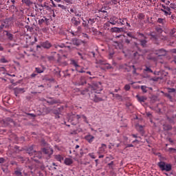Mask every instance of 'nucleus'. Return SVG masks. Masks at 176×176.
Returning <instances> with one entry per match:
<instances>
[{
	"label": "nucleus",
	"instance_id": "5",
	"mask_svg": "<svg viewBox=\"0 0 176 176\" xmlns=\"http://www.w3.org/2000/svg\"><path fill=\"white\" fill-rule=\"evenodd\" d=\"M71 64L74 67H75L76 70L77 72H79L80 74H83L85 72L83 70V67H82L80 65H78V62H76L75 60H71Z\"/></svg>",
	"mask_w": 176,
	"mask_h": 176
},
{
	"label": "nucleus",
	"instance_id": "48",
	"mask_svg": "<svg viewBox=\"0 0 176 176\" xmlns=\"http://www.w3.org/2000/svg\"><path fill=\"white\" fill-rule=\"evenodd\" d=\"M105 68H107V69H111V68H112V66L108 63L105 64Z\"/></svg>",
	"mask_w": 176,
	"mask_h": 176
},
{
	"label": "nucleus",
	"instance_id": "21",
	"mask_svg": "<svg viewBox=\"0 0 176 176\" xmlns=\"http://www.w3.org/2000/svg\"><path fill=\"white\" fill-rule=\"evenodd\" d=\"M82 32V26H78L77 28V31L76 32H72V35L76 36V35H79Z\"/></svg>",
	"mask_w": 176,
	"mask_h": 176
},
{
	"label": "nucleus",
	"instance_id": "61",
	"mask_svg": "<svg viewBox=\"0 0 176 176\" xmlns=\"http://www.w3.org/2000/svg\"><path fill=\"white\" fill-rule=\"evenodd\" d=\"M126 148H133V146H134V145H133V144H126Z\"/></svg>",
	"mask_w": 176,
	"mask_h": 176
},
{
	"label": "nucleus",
	"instance_id": "53",
	"mask_svg": "<svg viewBox=\"0 0 176 176\" xmlns=\"http://www.w3.org/2000/svg\"><path fill=\"white\" fill-rule=\"evenodd\" d=\"M28 168H30V170H31L30 173H32H32H34V172H32V170H34V166L28 165Z\"/></svg>",
	"mask_w": 176,
	"mask_h": 176
},
{
	"label": "nucleus",
	"instance_id": "57",
	"mask_svg": "<svg viewBox=\"0 0 176 176\" xmlns=\"http://www.w3.org/2000/svg\"><path fill=\"white\" fill-rule=\"evenodd\" d=\"M168 151H169V152H173H173H176V149L174 148H169Z\"/></svg>",
	"mask_w": 176,
	"mask_h": 176
},
{
	"label": "nucleus",
	"instance_id": "31",
	"mask_svg": "<svg viewBox=\"0 0 176 176\" xmlns=\"http://www.w3.org/2000/svg\"><path fill=\"white\" fill-rule=\"evenodd\" d=\"M46 102H47V104H49L50 105H53V104H56V100L51 98L50 100H46Z\"/></svg>",
	"mask_w": 176,
	"mask_h": 176
},
{
	"label": "nucleus",
	"instance_id": "34",
	"mask_svg": "<svg viewBox=\"0 0 176 176\" xmlns=\"http://www.w3.org/2000/svg\"><path fill=\"white\" fill-rule=\"evenodd\" d=\"M83 23H82V25L83 27H85L86 28H89V22L87 23L86 21L83 20V17H81Z\"/></svg>",
	"mask_w": 176,
	"mask_h": 176
},
{
	"label": "nucleus",
	"instance_id": "27",
	"mask_svg": "<svg viewBox=\"0 0 176 176\" xmlns=\"http://www.w3.org/2000/svg\"><path fill=\"white\" fill-rule=\"evenodd\" d=\"M121 25H124L127 23V18L119 19Z\"/></svg>",
	"mask_w": 176,
	"mask_h": 176
},
{
	"label": "nucleus",
	"instance_id": "58",
	"mask_svg": "<svg viewBox=\"0 0 176 176\" xmlns=\"http://www.w3.org/2000/svg\"><path fill=\"white\" fill-rule=\"evenodd\" d=\"M3 28H5V26H3V23H1L0 25V32H2V30H3Z\"/></svg>",
	"mask_w": 176,
	"mask_h": 176
},
{
	"label": "nucleus",
	"instance_id": "6",
	"mask_svg": "<svg viewBox=\"0 0 176 176\" xmlns=\"http://www.w3.org/2000/svg\"><path fill=\"white\" fill-rule=\"evenodd\" d=\"M3 26H4V28H9L10 27H12V24H13V21H12V19L8 18L6 19L2 22Z\"/></svg>",
	"mask_w": 176,
	"mask_h": 176
},
{
	"label": "nucleus",
	"instance_id": "41",
	"mask_svg": "<svg viewBox=\"0 0 176 176\" xmlns=\"http://www.w3.org/2000/svg\"><path fill=\"white\" fill-rule=\"evenodd\" d=\"M100 14L104 13V19H106L108 17V12H107V11L105 10H102V11H99Z\"/></svg>",
	"mask_w": 176,
	"mask_h": 176
},
{
	"label": "nucleus",
	"instance_id": "36",
	"mask_svg": "<svg viewBox=\"0 0 176 176\" xmlns=\"http://www.w3.org/2000/svg\"><path fill=\"white\" fill-rule=\"evenodd\" d=\"M140 45L141 46H142L143 47H145V46H146V40L144 39V40H140Z\"/></svg>",
	"mask_w": 176,
	"mask_h": 176
},
{
	"label": "nucleus",
	"instance_id": "40",
	"mask_svg": "<svg viewBox=\"0 0 176 176\" xmlns=\"http://www.w3.org/2000/svg\"><path fill=\"white\" fill-rule=\"evenodd\" d=\"M35 71L36 72H37V74H42L43 73V69L39 68V67H36L35 68Z\"/></svg>",
	"mask_w": 176,
	"mask_h": 176
},
{
	"label": "nucleus",
	"instance_id": "29",
	"mask_svg": "<svg viewBox=\"0 0 176 176\" xmlns=\"http://www.w3.org/2000/svg\"><path fill=\"white\" fill-rule=\"evenodd\" d=\"M161 12H163L165 16H171V11H167L166 10L161 9Z\"/></svg>",
	"mask_w": 176,
	"mask_h": 176
},
{
	"label": "nucleus",
	"instance_id": "35",
	"mask_svg": "<svg viewBox=\"0 0 176 176\" xmlns=\"http://www.w3.org/2000/svg\"><path fill=\"white\" fill-rule=\"evenodd\" d=\"M161 6H162V8H163L164 10H167V12L171 11V9L170 8V7H167V6H164V4H162Z\"/></svg>",
	"mask_w": 176,
	"mask_h": 176
},
{
	"label": "nucleus",
	"instance_id": "47",
	"mask_svg": "<svg viewBox=\"0 0 176 176\" xmlns=\"http://www.w3.org/2000/svg\"><path fill=\"white\" fill-rule=\"evenodd\" d=\"M168 93H175V89L174 88H169Z\"/></svg>",
	"mask_w": 176,
	"mask_h": 176
},
{
	"label": "nucleus",
	"instance_id": "62",
	"mask_svg": "<svg viewBox=\"0 0 176 176\" xmlns=\"http://www.w3.org/2000/svg\"><path fill=\"white\" fill-rule=\"evenodd\" d=\"M89 56H92V57H95L96 53H94V52H90Z\"/></svg>",
	"mask_w": 176,
	"mask_h": 176
},
{
	"label": "nucleus",
	"instance_id": "28",
	"mask_svg": "<svg viewBox=\"0 0 176 176\" xmlns=\"http://www.w3.org/2000/svg\"><path fill=\"white\" fill-rule=\"evenodd\" d=\"M22 1L28 6H31V5H32V1H31L30 0H23Z\"/></svg>",
	"mask_w": 176,
	"mask_h": 176
},
{
	"label": "nucleus",
	"instance_id": "26",
	"mask_svg": "<svg viewBox=\"0 0 176 176\" xmlns=\"http://www.w3.org/2000/svg\"><path fill=\"white\" fill-rule=\"evenodd\" d=\"M102 98H99L97 96H95L94 98V102H100L101 101H102Z\"/></svg>",
	"mask_w": 176,
	"mask_h": 176
},
{
	"label": "nucleus",
	"instance_id": "46",
	"mask_svg": "<svg viewBox=\"0 0 176 176\" xmlns=\"http://www.w3.org/2000/svg\"><path fill=\"white\" fill-rule=\"evenodd\" d=\"M88 156L91 157V159H96V155H94V153H89Z\"/></svg>",
	"mask_w": 176,
	"mask_h": 176
},
{
	"label": "nucleus",
	"instance_id": "43",
	"mask_svg": "<svg viewBox=\"0 0 176 176\" xmlns=\"http://www.w3.org/2000/svg\"><path fill=\"white\" fill-rule=\"evenodd\" d=\"M58 7L60 8V9H62L63 10H65V9H67V7H65V6L61 4H58Z\"/></svg>",
	"mask_w": 176,
	"mask_h": 176
},
{
	"label": "nucleus",
	"instance_id": "45",
	"mask_svg": "<svg viewBox=\"0 0 176 176\" xmlns=\"http://www.w3.org/2000/svg\"><path fill=\"white\" fill-rule=\"evenodd\" d=\"M73 43L76 46H79V41L78 40H76V39L73 40Z\"/></svg>",
	"mask_w": 176,
	"mask_h": 176
},
{
	"label": "nucleus",
	"instance_id": "30",
	"mask_svg": "<svg viewBox=\"0 0 176 176\" xmlns=\"http://www.w3.org/2000/svg\"><path fill=\"white\" fill-rule=\"evenodd\" d=\"M0 63L3 64H6V63H9V61H8L6 58H5V56H2L0 59Z\"/></svg>",
	"mask_w": 176,
	"mask_h": 176
},
{
	"label": "nucleus",
	"instance_id": "23",
	"mask_svg": "<svg viewBox=\"0 0 176 176\" xmlns=\"http://www.w3.org/2000/svg\"><path fill=\"white\" fill-rule=\"evenodd\" d=\"M55 159L58 161V162H63V160H64V157L60 155H56L55 156Z\"/></svg>",
	"mask_w": 176,
	"mask_h": 176
},
{
	"label": "nucleus",
	"instance_id": "10",
	"mask_svg": "<svg viewBox=\"0 0 176 176\" xmlns=\"http://www.w3.org/2000/svg\"><path fill=\"white\" fill-rule=\"evenodd\" d=\"M13 90H14V93L16 97H17V96H19V94L25 93V89L24 88L15 87V88H14Z\"/></svg>",
	"mask_w": 176,
	"mask_h": 176
},
{
	"label": "nucleus",
	"instance_id": "52",
	"mask_svg": "<svg viewBox=\"0 0 176 176\" xmlns=\"http://www.w3.org/2000/svg\"><path fill=\"white\" fill-rule=\"evenodd\" d=\"M132 68H133V74H137V69L135 68V66L132 65Z\"/></svg>",
	"mask_w": 176,
	"mask_h": 176
},
{
	"label": "nucleus",
	"instance_id": "11",
	"mask_svg": "<svg viewBox=\"0 0 176 176\" xmlns=\"http://www.w3.org/2000/svg\"><path fill=\"white\" fill-rule=\"evenodd\" d=\"M106 151H107V144H102L101 146L98 149V155H101L102 153H105Z\"/></svg>",
	"mask_w": 176,
	"mask_h": 176
},
{
	"label": "nucleus",
	"instance_id": "63",
	"mask_svg": "<svg viewBox=\"0 0 176 176\" xmlns=\"http://www.w3.org/2000/svg\"><path fill=\"white\" fill-rule=\"evenodd\" d=\"M170 35H174V34H175V30H172L170 32Z\"/></svg>",
	"mask_w": 176,
	"mask_h": 176
},
{
	"label": "nucleus",
	"instance_id": "1",
	"mask_svg": "<svg viewBox=\"0 0 176 176\" xmlns=\"http://www.w3.org/2000/svg\"><path fill=\"white\" fill-rule=\"evenodd\" d=\"M28 153H29L30 156H33L31 159H32L33 162L38 163V167H41L42 170L45 168V165H43V163L41 162V159H42V152L36 151L34 150V146H30L28 149Z\"/></svg>",
	"mask_w": 176,
	"mask_h": 176
},
{
	"label": "nucleus",
	"instance_id": "15",
	"mask_svg": "<svg viewBox=\"0 0 176 176\" xmlns=\"http://www.w3.org/2000/svg\"><path fill=\"white\" fill-rule=\"evenodd\" d=\"M42 152H43L45 155H48V156L53 155V149L50 148H43L42 149Z\"/></svg>",
	"mask_w": 176,
	"mask_h": 176
},
{
	"label": "nucleus",
	"instance_id": "22",
	"mask_svg": "<svg viewBox=\"0 0 176 176\" xmlns=\"http://www.w3.org/2000/svg\"><path fill=\"white\" fill-rule=\"evenodd\" d=\"M157 22L158 23V24H162V25H164V24L167 23V21H166V19H163V18H158V19L157 20Z\"/></svg>",
	"mask_w": 176,
	"mask_h": 176
},
{
	"label": "nucleus",
	"instance_id": "55",
	"mask_svg": "<svg viewBox=\"0 0 176 176\" xmlns=\"http://www.w3.org/2000/svg\"><path fill=\"white\" fill-rule=\"evenodd\" d=\"M160 38V39H162V41H167V37H166V36H161Z\"/></svg>",
	"mask_w": 176,
	"mask_h": 176
},
{
	"label": "nucleus",
	"instance_id": "7",
	"mask_svg": "<svg viewBox=\"0 0 176 176\" xmlns=\"http://www.w3.org/2000/svg\"><path fill=\"white\" fill-rule=\"evenodd\" d=\"M74 85L76 86H83V85H86V78L85 76H81L76 82H75Z\"/></svg>",
	"mask_w": 176,
	"mask_h": 176
},
{
	"label": "nucleus",
	"instance_id": "49",
	"mask_svg": "<svg viewBox=\"0 0 176 176\" xmlns=\"http://www.w3.org/2000/svg\"><path fill=\"white\" fill-rule=\"evenodd\" d=\"M114 97L116 98H118V100H121L122 99V96H120L119 94H114Z\"/></svg>",
	"mask_w": 176,
	"mask_h": 176
},
{
	"label": "nucleus",
	"instance_id": "8",
	"mask_svg": "<svg viewBox=\"0 0 176 176\" xmlns=\"http://www.w3.org/2000/svg\"><path fill=\"white\" fill-rule=\"evenodd\" d=\"M118 17H116L115 16H112L110 18V21L106 23V25H109V24H112V25H116V24H118Z\"/></svg>",
	"mask_w": 176,
	"mask_h": 176
},
{
	"label": "nucleus",
	"instance_id": "44",
	"mask_svg": "<svg viewBox=\"0 0 176 176\" xmlns=\"http://www.w3.org/2000/svg\"><path fill=\"white\" fill-rule=\"evenodd\" d=\"M124 90H126V91H129V90H130L131 87L130 85H126L124 87Z\"/></svg>",
	"mask_w": 176,
	"mask_h": 176
},
{
	"label": "nucleus",
	"instance_id": "54",
	"mask_svg": "<svg viewBox=\"0 0 176 176\" xmlns=\"http://www.w3.org/2000/svg\"><path fill=\"white\" fill-rule=\"evenodd\" d=\"M9 2H12V6H14V2H16V1L14 0H8L7 3H9Z\"/></svg>",
	"mask_w": 176,
	"mask_h": 176
},
{
	"label": "nucleus",
	"instance_id": "12",
	"mask_svg": "<svg viewBox=\"0 0 176 176\" xmlns=\"http://www.w3.org/2000/svg\"><path fill=\"white\" fill-rule=\"evenodd\" d=\"M155 54L158 56V57H163L167 54V52L166 50L161 49L156 51Z\"/></svg>",
	"mask_w": 176,
	"mask_h": 176
},
{
	"label": "nucleus",
	"instance_id": "13",
	"mask_svg": "<svg viewBox=\"0 0 176 176\" xmlns=\"http://www.w3.org/2000/svg\"><path fill=\"white\" fill-rule=\"evenodd\" d=\"M71 22L72 24H74V25H76V27H78V25H80V19L73 16L71 19Z\"/></svg>",
	"mask_w": 176,
	"mask_h": 176
},
{
	"label": "nucleus",
	"instance_id": "59",
	"mask_svg": "<svg viewBox=\"0 0 176 176\" xmlns=\"http://www.w3.org/2000/svg\"><path fill=\"white\" fill-rule=\"evenodd\" d=\"M0 163H5V159L3 157H0Z\"/></svg>",
	"mask_w": 176,
	"mask_h": 176
},
{
	"label": "nucleus",
	"instance_id": "25",
	"mask_svg": "<svg viewBox=\"0 0 176 176\" xmlns=\"http://www.w3.org/2000/svg\"><path fill=\"white\" fill-rule=\"evenodd\" d=\"M4 33H6V36H8V39H10V41H12V39H13V34H10L8 31H4Z\"/></svg>",
	"mask_w": 176,
	"mask_h": 176
},
{
	"label": "nucleus",
	"instance_id": "3",
	"mask_svg": "<svg viewBox=\"0 0 176 176\" xmlns=\"http://www.w3.org/2000/svg\"><path fill=\"white\" fill-rule=\"evenodd\" d=\"M157 166L160 167L162 171H171V164H166L164 162H160L157 164Z\"/></svg>",
	"mask_w": 176,
	"mask_h": 176
},
{
	"label": "nucleus",
	"instance_id": "20",
	"mask_svg": "<svg viewBox=\"0 0 176 176\" xmlns=\"http://www.w3.org/2000/svg\"><path fill=\"white\" fill-rule=\"evenodd\" d=\"M64 163L66 166H71V164L74 163V161H72V159L71 158H65Z\"/></svg>",
	"mask_w": 176,
	"mask_h": 176
},
{
	"label": "nucleus",
	"instance_id": "33",
	"mask_svg": "<svg viewBox=\"0 0 176 176\" xmlns=\"http://www.w3.org/2000/svg\"><path fill=\"white\" fill-rule=\"evenodd\" d=\"M45 21H47V18L41 19L38 20L39 25H42V24H43V23H45Z\"/></svg>",
	"mask_w": 176,
	"mask_h": 176
},
{
	"label": "nucleus",
	"instance_id": "18",
	"mask_svg": "<svg viewBox=\"0 0 176 176\" xmlns=\"http://www.w3.org/2000/svg\"><path fill=\"white\" fill-rule=\"evenodd\" d=\"M136 98H137L138 101H139V102H140L141 104H142V102H145V101H146V97H145V96H140V95H137Z\"/></svg>",
	"mask_w": 176,
	"mask_h": 176
},
{
	"label": "nucleus",
	"instance_id": "14",
	"mask_svg": "<svg viewBox=\"0 0 176 176\" xmlns=\"http://www.w3.org/2000/svg\"><path fill=\"white\" fill-rule=\"evenodd\" d=\"M150 36H151V41H153V42H155L156 45H159V41H157L159 39V36H157V34L155 33H151Z\"/></svg>",
	"mask_w": 176,
	"mask_h": 176
},
{
	"label": "nucleus",
	"instance_id": "50",
	"mask_svg": "<svg viewBox=\"0 0 176 176\" xmlns=\"http://www.w3.org/2000/svg\"><path fill=\"white\" fill-rule=\"evenodd\" d=\"M78 56H80L81 60H85V57L83 56V54L80 52H78Z\"/></svg>",
	"mask_w": 176,
	"mask_h": 176
},
{
	"label": "nucleus",
	"instance_id": "42",
	"mask_svg": "<svg viewBox=\"0 0 176 176\" xmlns=\"http://www.w3.org/2000/svg\"><path fill=\"white\" fill-rule=\"evenodd\" d=\"M107 166H109L110 170H113V161L109 163Z\"/></svg>",
	"mask_w": 176,
	"mask_h": 176
},
{
	"label": "nucleus",
	"instance_id": "16",
	"mask_svg": "<svg viewBox=\"0 0 176 176\" xmlns=\"http://www.w3.org/2000/svg\"><path fill=\"white\" fill-rule=\"evenodd\" d=\"M98 17L100 19V16H97L95 18H89L87 21H88V24H89L90 25H93L94 24V23H96V21H98Z\"/></svg>",
	"mask_w": 176,
	"mask_h": 176
},
{
	"label": "nucleus",
	"instance_id": "32",
	"mask_svg": "<svg viewBox=\"0 0 176 176\" xmlns=\"http://www.w3.org/2000/svg\"><path fill=\"white\" fill-rule=\"evenodd\" d=\"M138 18L140 20H144V19H145V15L143 13H139L138 15Z\"/></svg>",
	"mask_w": 176,
	"mask_h": 176
},
{
	"label": "nucleus",
	"instance_id": "56",
	"mask_svg": "<svg viewBox=\"0 0 176 176\" xmlns=\"http://www.w3.org/2000/svg\"><path fill=\"white\" fill-rule=\"evenodd\" d=\"M82 36H83V38H87V39H89V35L87 34L83 33Z\"/></svg>",
	"mask_w": 176,
	"mask_h": 176
},
{
	"label": "nucleus",
	"instance_id": "2",
	"mask_svg": "<svg viewBox=\"0 0 176 176\" xmlns=\"http://www.w3.org/2000/svg\"><path fill=\"white\" fill-rule=\"evenodd\" d=\"M87 89L81 92V94H85L86 93L90 91L91 94L96 93V94H100V91H102V87L101 83H93L92 85L88 84Z\"/></svg>",
	"mask_w": 176,
	"mask_h": 176
},
{
	"label": "nucleus",
	"instance_id": "39",
	"mask_svg": "<svg viewBox=\"0 0 176 176\" xmlns=\"http://www.w3.org/2000/svg\"><path fill=\"white\" fill-rule=\"evenodd\" d=\"M147 89V87L145 85L141 86V89H142V91H143V93H146L148 91V89Z\"/></svg>",
	"mask_w": 176,
	"mask_h": 176
},
{
	"label": "nucleus",
	"instance_id": "19",
	"mask_svg": "<svg viewBox=\"0 0 176 176\" xmlns=\"http://www.w3.org/2000/svg\"><path fill=\"white\" fill-rule=\"evenodd\" d=\"M23 169L20 168H16V169L14 171V175L15 176H23L22 173Z\"/></svg>",
	"mask_w": 176,
	"mask_h": 176
},
{
	"label": "nucleus",
	"instance_id": "24",
	"mask_svg": "<svg viewBox=\"0 0 176 176\" xmlns=\"http://www.w3.org/2000/svg\"><path fill=\"white\" fill-rule=\"evenodd\" d=\"M70 12L71 13H74L75 16H77L78 17H82V14H78L74 8H71Z\"/></svg>",
	"mask_w": 176,
	"mask_h": 176
},
{
	"label": "nucleus",
	"instance_id": "9",
	"mask_svg": "<svg viewBox=\"0 0 176 176\" xmlns=\"http://www.w3.org/2000/svg\"><path fill=\"white\" fill-rule=\"evenodd\" d=\"M37 49L43 47L44 49H50L52 47V44L49 41H45L42 43L40 45L36 46Z\"/></svg>",
	"mask_w": 176,
	"mask_h": 176
},
{
	"label": "nucleus",
	"instance_id": "17",
	"mask_svg": "<svg viewBox=\"0 0 176 176\" xmlns=\"http://www.w3.org/2000/svg\"><path fill=\"white\" fill-rule=\"evenodd\" d=\"M94 136L91 135H87L85 137V140H86V141H87V142H89V144H91V142H93V141H94Z\"/></svg>",
	"mask_w": 176,
	"mask_h": 176
},
{
	"label": "nucleus",
	"instance_id": "38",
	"mask_svg": "<svg viewBox=\"0 0 176 176\" xmlns=\"http://www.w3.org/2000/svg\"><path fill=\"white\" fill-rule=\"evenodd\" d=\"M144 72H151V74L153 73V71L148 67V66H146V69H144Z\"/></svg>",
	"mask_w": 176,
	"mask_h": 176
},
{
	"label": "nucleus",
	"instance_id": "51",
	"mask_svg": "<svg viewBox=\"0 0 176 176\" xmlns=\"http://www.w3.org/2000/svg\"><path fill=\"white\" fill-rule=\"evenodd\" d=\"M113 54H115V52H109V58H112L113 57Z\"/></svg>",
	"mask_w": 176,
	"mask_h": 176
},
{
	"label": "nucleus",
	"instance_id": "64",
	"mask_svg": "<svg viewBox=\"0 0 176 176\" xmlns=\"http://www.w3.org/2000/svg\"><path fill=\"white\" fill-rule=\"evenodd\" d=\"M44 8H45V9L47 10H50V9H52L49 6H44Z\"/></svg>",
	"mask_w": 176,
	"mask_h": 176
},
{
	"label": "nucleus",
	"instance_id": "60",
	"mask_svg": "<svg viewBox=\"0 0 176 176\" xmlns=\"http://www.w3.org/2000/svg\"><path fill=\"white\" fill-rule=\"evenodd\" d=\"M41 145H43V146H45L46 145V142L43 140H41Z\"/></svg>",
	"mask_w": 176,
	"mask_h": 176
},
{
	"label": "nucleus",
	"instance_id": "4",
	"mask_svg": "<svg viewBox=\"0 0 176 176\" xmlns=\"http://www.w3.org/2000/svg\"><path fill=\"white\" fill-rule=\"evenodd\" d=\"M80 118L84 120V122L85 123H89V121H87V117H86V116H85V115H81V116L77 115L76 116H74L73 120H74L75 122L72 121V124H76L79 123V120L80 119Z\"/></svg>",
	"mask_w": 176,
	"mask_h": 176
},
{
	"label": "nucleus",
	"instance_id": "37",
	"mask_svg": "<svg viewBox=\"0 0 176 176\" xmlns=\"http://www.w3.org/2000/svg\"><path fill=\"white\" fill-rule=\"evenodd\" d=\"M120 30H122V28H111V31L113 32H120Z\"/></svg>",
	"mask_w": 176,
	"mask_h": 176
}]
</instances>
